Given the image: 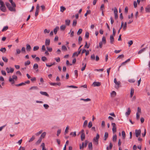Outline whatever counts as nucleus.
I'll list each match as a JSON object with an SVG mask.
<instances>
[{"label":"nucleus","mask_w":150,"mask_h":150,"mask_svg":"<svg viewBox=\"0 0 150 150\" xmlns=\"http://www.w3.org/2000/svg\"><path fill=\"white\" fill-rule=\"evenodd\" d=\"M0 9L3 12H5L6 11V8L4 2L2 0H0Z\"/></svg>","instance_id":"obj_1"},{"label":"nucleus","mask_w":150,"mask_h":150,"mask_svg":"<svg viewBox=\"0 0 150 150\" xmlns=\"http://www.w3.org/2000/svg\"><path fill=\"white\" fill-rule=\"evenodd\" d=\"M5 4L7 8L10 11L14 12L16 11L15 8L12 7V6H11L10 4L8 2H6Z\"/></svg>","instance_id":"obj_2"},{"label":"nucleus","mask_w":150,"mask_h":150,"mask_svg":"<svg viewBox=\"0 0 150 150\" xmlns=\"http://www.w3.org/2000/svg\"><path fill=\"white\" fill-rule=\"evenodd\" d=\"M6 70L8 73H13L14 71V69L13 68H12L11 67H10V68H9L8 67H7L6 68Z\"/></svg>","instance_id":"obj_3"},{"label":"nucleus","mask_w":150,"mask_h":150,"mask_svg":"<svg viewBox=\"0 0 150 150\" xmlns=\"http://www.w3.org/2000/svg\"><path fill=\"white\" fill-rule=\"evenodd\" d=\"M112 125L113 127L112 131L114 133L116 132V127L115 124L114 123H112Z\"/></svg>","instance_id":"obj_4"},{"label":"nucleus","mask_w":150,"mask_h":150,"mask_svg":"<svg viewBox=\"0 0 150 150\" xmlns=\"http://www.w3.org/2000/svg\"><path fill=\"white\" fill-rule=\"evenodd\" d=\"M101 85V83L99 82H94L92 85L93 86H100Z\"/></svg>","instance_id":"obj_5"},{"label":"nucleus","mask_w":150,"mask_h":150,"mask_svg":"<svg viewBox=\"0 0 150 150\" xmlns=\"http://www.w3.org/2000/svg\"><path fill=\"white\" fill-rule=\"evenodd\" d=\"M135 135L136 137H138L141 134V131L140 129L137 130L136 129L135 131Z\"/></svg>","instance_id":"obj_6"},{"label":"nucleus","mask_w":150,"mask_h":150,"mask_svg":"<svg viewBox=\"0 0 150 150\" xmlns=\"http://www.w3.org/2000/svg\"><path fill=\"white\" fill-rule=\"evenodd\" d=\"M100 137V135L98 134H96V137H94L93 139V142L98 141V139Z\"/></svg>","instance_id":"obj_7"},{"label":"nucleus","mask_w":150,"mask_h":150,"mask_svg":"<svg viewBox=\"0 0 150 150\" xmlns=\"http://www.w3.org/2000/svg\"><path fill=\"white\" fill-rule=\"evenodd\" d=\"M145 10L146 12H150V5H148L145 8Z\"/></svg>","instance_id":"obj_8"},{"label":"nucleus","mask_w":150,"mask_h":150,"mask_svg":"<svg viewBox=\"0 0 150 150\" xmlns=\"http://www.w3.org/2000/svg\"><path fill=\"white\" fill-rule=\"evenodd\" d=\"M50 41L49 39H46L45 41V44L46 46H49L50 44Z\"/></svg>","instance_id":"obj_9"},{"label":"nucleus","mask_w":150,"mask_h":150,"mask_svg":"<svg viewBox=\"0 0 150 150\" xmlns=\"http://www.w3.org/2000/svg\"><path fill=\"white\" fill-rule=\"evenodd\" d=\"M110 43L111 44H112L114 41V39L113 35H110Z\"/></svg>","instance_id":"obj_10"},{"label":"nucleus","mask_w":150,"mask_h":150,"mask_svg":"<svg viewBox=\"0 0 150 150\" xmlns=\"http://www.w3.org/2000/svg\"><path fill=\"white\" fill-rule=\"evenodd\" d=\"M147 48V47H146L144 48L141 49V50L139 51L138 52V54H141V53H142L143 52H144L145 50Z\"/></svg>","instance_id":"obj_11"},{"label":"nucleus","mask_w":150,"mask_h":150,"mask_svg":"<svg viewBox=\"0 0 150 150\" xmlns=\"http://www.w3.org/2000/svg\"><path fill=\"white\" fill-rule=\"evenodd\" d=\"M40 93L42 95L47 96L48 97H49V95L46 92H43V91H41L40 92Z\"/></svg>","instance_id":"obj_12"},{"label":"nucleus","mask_w":150,"mask_h":150,"mask_svg":"<svg viewBox=\"0 0 150 150\" xmlns=\"http://www.w3.org/2000/svg\"><path fill=\"white\" fill-rule=\"evenodd\" d=\"M26 49L27 51H30L31 49V47L28 44H27L26 45Z\"/></svg>","instance_id":"obj_13"},{"label":"nucleus","mask_w":150,"mask_h":150,"mask_svg":"<svg viewBox=\"0 0 150 150\" xmlns=\"http://www.w3.org/2000/svg\"><path fill=\"white\" fill-rule=\"evenodd\" d=\"M88 149L90 150H92L93 148V145L92 142H90L88 144Z\"/></svg>","instance_id":"obj_14"},{"label":"nucleus","mask_w":150,"mask_h":150,"mask_svg":"<svg viewBox=\"0 0 150 150\" xmlns=\"http://www.w3.org/2000/svg\"><path fill=\"white\" fill-rule=\"evenodd\" d=\"M131 112L130 108H128L127 109V111L126 112L125 114L126 115L128 116L130 115Z\"/></svg>","instance_id":"obj_15"},{"label":"nucleus","mask_w":150,"mask_h":150,"mask_svg":"<svg viewBox=\"0 0 150 150\" xmlns=\"http://www.w3.org/2000/svg\"><path fill=\"white\" fill-rule=\"evenodd\" d=\"M70 20H66L65 21V24L66 25L69 26L70 23Z\"/></svg>","instance_id":"obj_16"},{"label":"nucleus","mask_w":150,"mask_h":150,"mask_svg":"<svg viewBox=\"0 0 150 150\" xmlns=\"http://www.w3.org/2000/svg\"><path fill=\"white\" fill-rule=\"evenodd\" d=\"M108 134L107 132H105L104 134V140L106 141L107 138L108 137Z\"/></svg>","instance_id":"obj_17"},{"label":"nucleus","mask_w":150,"mask_h":150,"mask_svg":"<svg viewBox=\"0 0 150 150\" xmlns=\"http://www.w3.org/2000/svg\"><path fill=\"white\" fill-rule=\"evenodd\" d=\"M82 65L83 66V67L81 69V71H83L85 69L86 67V64H84V63L82 62Z\"/></svg>","instance_id":"obj_18"},{"label":"nucleus","mask_w":150,"mask_h":150,"mask_svg":"<svg viewBox=\"0 0 150 150\" xmlns=\"http://www.w3.org/2000/svg\"><path fill=\"white\" fill-rule=\"evenodd\" d=\"M85 138V134L84 133L82 134L81 135V141H83Z\"/></svg>","instance_id":"obj_19"},{"label":"nucleus","mask_w":150,"mask_h":150,"mask_svg":"<svg viewBox=\"0 0 150 150\" xmlns=\"http://www.w3.org/2000/svg\"><path fill=\"white\" fill-rule=\"evenodd\" d=\"M9 81L10 82H11V83L12 84H14L15 83L14 80H13V79L11 78V77L9 78Z\"/></svg>","instance_id":"obj_20"},{"label":"nucleus","mask_w":150,"mask_h":150,"mask_svg":"<svg viewBox=\"0 0 150 150\" xmlns=\"http://www.w3.org/2000/svg\"><path fill=\"white\" fill-rule=\"evenodd\" d=\"M59 29L58 26H56L54 29V32L55 34H56L57 33L58 30Z\"/></svg>","instance_id":"obj_21"},{"label":"nucleus","mask_w":150,"mask_h":150,"mask_svg":"<svg viewBox=\"0 0 150 150\" xmlns=\"http://www.w3.org/2000/svg\"><path fill=\"white\" fill-rule=\"evenodd\" d=\"M38 88L37 86H32L29 89L30 90H31L32 89H34V90H38Z\"/></svg>","instance_id":"obj_22"},{"label":"nucleus","mask_w":150,"mask_h":150,"mask_svg":"<svg viewBox=\"0 0 150 150\" xmlns=\"http://www.w3.org/2000/svg\"><path fill=\"white\" fill-rule=\"evenodd\" d=\"M134 90L133 88H132L130 92V97H132L133 96V95L134 93Z\"/></svg>","instance_id":"obj_23"},{"label":"nucleus","mask_w":150,"mask_h":150,"mask_svg":"<svg viewBox=\"0 0 150 150\" xmlns=\"http://www.w3.org/2000/svg\"><path fill=\"white\" fill-rule=\"evenodd\" d=\"M66 28V25H62L60 27V28L61 30H64Z\"/></svg>","instance_id":"obj_24"},{"label":"nucleus","mask_w":150,"mask_h":150,"mask_svg":"<svg viewBox=\"0 0 150 150\" xmlns=\"http://www.w3.org/2000/svg\"><path fill=\"white\" fill-rule=\"evenodd\" d=\"M102 42H103V44H105L106 43V38L105 37L103 36V37L102 39Z\"/></svg>","instance_id":"obj_25"},{"label":"nucleus","mask_w":150,"mask_h":150,"mask_svg":"<svg viewBox=\"0 0 150 150\" xmlns=\"http://www.w3.org/2000/svg\"><path fill=\"white\" fill-rule=\"evenodd\" d=\"M80 146V149H83L84 147H85V145H84V143L82 142V145H81V144L79 145Z\"/></svg>","instance_id":"obj_26"},{"label":"nucleus","mask_w":150,"mask_h":150,"mask_svg":"<svg viewBox=\"0 0 150 150\" xmlns=\"http://www.w3.org/2000/svg\"><path fill=\"white\" fill-rule=\"evenodd\" d=\"M46 134V133L45 132H44L42 133L41 135L40 138H42H42H44L45 137V136Z\"/></svg>","instance_id":"obj_27"},{"label":"nucleus","mask_w":150,"mask_h":150,"mask_svg":"<svg viewBox=\"0 0 150 150\" xmlns=\"http://www.w3.org/2000/svg\"><path fill=\"white\" fill-rule=\"evenodd\" d=\"M6 51V49L5 47H2L0 50V51L3 53H5Z\"/></svg>","instance_id":"obj_28"},{"label":"nucleus","mask_w":150,"mask_h":150,"mask_svg":"<svg viewBox=\"0 0 150 150\" xmlns=\"http://www.w3.org/2000/svg\"><path fill=\"white\" fill-rule=\"evenodd\" d=\"M35 139V137L34 136H33L32 137L29 139V140L28 141V142H32L33 141L34 139Z\"/></svg>","instance_id":"obj_29"},{"label":"nucleus","mask_w":150,"mask_h":150,"mask_svg":"<svg viewBox=\"0 0 150 150\" xmlns=\"http://www.w3.org/2000/svg\"><path fill=\"white\" fill-rule=\"evenodd\" d=\"M66 9V8L64 6H62L60 7V11L62 12H63Z\"/></svg>","instance_id":"obj_30"},{"label":"nucleus","mask_w":150,"mask_h":150,"mask_svg":"<svg viewBox=\"0 0 150 150\" xmlns=\"http://www.w3.org/2000/svg\"><path fill=\"white\" fill-rule=\"evenodd\" d=\"M2 59L5 62H7L8 61V59L6 57H2Z\"/></svg>","instance_id":"obj_31"},{"label":"nucleus","mask_w":150,"mask_h":150,"mask_svg":"<svg viewBox=\"0 0 150 150\" xmlns=\"http://www.w3.org/2000/svg\"><path fill=\"white\" fill-rule=\"evenodd\" d=\"M82 31V29H79L78 30L77 32V34L78 35H79L81 34Z\"/></svg>","instance_id":"obj_32"},{"label":"nucleus","mask_w":150,"mask_h":150,"mask_svg":"<svg viewBox=\"0 0 150 150\" xmlns=\"http://www.w3.org/2000/svg\"><path fill=\"white\" fill-rule=\"evenodd\" d=\"M39 49V47L38 46H35L33 47V50L34 51H36L38 50Z\"/></svg>","instance_id":"obj_33"},{"label":"nucleus","mask_w":150,"mask_h":150,"mask_svg":"<svg viewBox=\"0 0 150 150\" xmlns=\"http://www.w3.org/2000/svg\"><path fill=\"white\" fill-rule=\"evenodd\" d=\"M88 124V121L87 120H86L83 123V127L84 128Z\"/></svg>","instance_id":"obj_34"},{"label":"nucleus","mask_w":150,"mask_h":150,"mask_svg":"<svg viewBox=\"0 0 150 150\" xmlns=\"http://www.w3.org/2000/svg\"><path fill=\"white\" fill-rule=\"evenodd\" d=\"M117 140V135L115 134L113 136V141L114 142H115Z\"/></svg>","instance_id":"obj_35"},{"label":"nucleus","mask_w":150,"mask_h":150,"mask_svg":"<svg viewBox=\"0 0 150 150\" xmlns=\"http://www.w3.org/2000/svg\"><path fill=\"white\" fill-rule=\"evenodd\" d=\"M127 27V22H125V23L124 25L123 26V28L124 30L125 31Z\"/></svg>","instance_id":"obj_36"},{"label":"nucleus","mask_w":150,"mask_h":150,"mask_svg":"<svg viewBox=\"0 0 150 150\" xmlns=\"http://www.w3.org/2000/svg\"><path fill=\"white\" fill-rule=\"evenodd\" d=\"M115 84L117 86H116V88H118L119 87V85L120 84V81H117L115 83Z\"/></svg>","instance_id":"obj_37"},{"label":"nucleus","mask_w":150,"mask_h":150,"mask_svg":"<svg viewBox=\"0 0 150 150\" xmlns=\"http://www.w3.org/2000/svg\"><path fill=\"white\" fill-rule=\"evenodd\" d=\"M111 94L112 96L114 97L116 95V93L115 91H113L111 93Z\"/></svg>","instance_id":"obj_38"},{"label":"nucleus","mask_w":150,"mask_h":150,"mask_svg":"<svg viewBox=\"0 0 150 150\" xmlns=\"http://www.w3.org/2000/svg\"><path fill=\"white\" fill-rule=\"evenodd\" d=\"M77 24V21L76 20H73V23L72 24V26H75Z\"/></svg>","instance_id":"obj_39"},{"label":"nucleus","mask_w":150,"mask_h":150,"mask_svg":"<svg viewBox=\"0 0 150 150\" xmlns=\"http://www.w3.org/2000/svg\"><path fill=\"white\" fill-rule=\"evenodd\" d=\"M33 67L35 69H37L38 67V64H34L33 65Z\"/></svg>","instance_id":"obj_40"},{"label":"nucleus","mask_w":150,"mask_h":150,"mask_svg":"<svg viewBox=\"0 0 150 150\" xmlns=\"http://www.w3.org/2000/svg\"><path fill=\"white\" fill-rule=\"evenodd\" d=\"M62 49L63 50L67 51V49L66 46L65 45H62Z\"/></svg>","instance_id":"obj_41"},{"label":"nucleus","mask_w":150,"mask_h":150,"mask_svg":"<svg viewBox=\"0 0 150 150\" xmlns=\"http://www.w3.org/2000/svg\"><path fill=\"white\" fill-rule=\"evenodd\" d=\"M8 28V27L7 26H6L4 27L3 29H2V31L4 32L7 30Z\"/></svg>","instance_id":"obj_42"},{"label":"nucleus","mask_w":150,"mask_h":150,"mask_svg":"<svg viewBox=\"0 0 150 150\" xmlns=\"http://www.w3.org/2000/svg\"><path fill=\"white\" fill-rule=\"evenodd\" d=\"M122 136L123 139H125V133L124 131H122Z\"/></svg>","instance_id":"obj_43"},{"label":"nucleus","mask_w":150,"mask_h":150,"mask_svg":"<svg viewBox=\"0 0 150 150\" xmlns=\"http://www.w3.org/2000/svg\"><path fill=\"white\" fill-rule=\"evenodd\" d=\"M70 37H73L74 35V31H71V30H70V32L69 33V34H70Z\"/></svg>","instance_id":"obj_44"},{"label":"nucleus","mask_w":150,"mask_h":150,"mask_svg":"<svg viewBox=\"0 0 150 150\" xmlns=\"http://www.w3.org/2000/svg\"><path fill=\"white\" fill-rule=\"evenodd\" d=\"M25 85V83H24L23 82L21 83H20L16 84V86H21L24 85Z\"/></svg>","instance_id":"obj_45"},{"label":"nucleus","mask_w":150,"mask_h":150,"mask_svg":"<svg viewBox=\"0 0 150 150\" xmlns=\"http://www.w3.org/2000/svg\"><path fill=\"white\" fill-rule=\"evenodd\" d=\"M11 3V5L12 6V7L15 8L16 6L15 3L13 1V2Z\"/></svg>","instance_id":"obj_46"},{"label":"nucleus","mask_w":150,"mask_h":150,"mask_svg":"<svg viewBox=\"0 0 150 150\" xmlns=\"http://www.w3.org/2000/svg\"><path fill=\"white\" fill-rule=\"evenodd\" d=\"M41 59L43 62H45L47 60V58L45 56L42 57L41 58Z\"/></svg>","instance_id":"obj_47"},{"label":"nucleus","mask_w":150,"mask_h":150,"mask_svg":"<svg viewBox=\"0 0 150 150\" xmlns=\"http://www.w3.org/2000/svg\"><path fill=\"white\" fill-rule=\"evenodd\" d=\"M30 62L29 60H28L26 62H25L24 63L25 65L26 66L30 64Z\"/></svg>","instance_id":"obj_48"},{"label":"nucleus","mask_w":150,"mask_h":150,"mask_svg":"<svg viewBox=\"0 0 150 150\" xmlns=\"http://www.w3.org/2000/svg\"><path fill=\"white\" fill-rule=\"evenodd\" d=\"M42 139L41 138H40L37 141L36 143L37 144H40L41 142Z\"/></svg>","instance_id":"obj_49"},{"label":"nucleus","mask_w":150,"mask_h":150,"mask_svg":"<svg viewBox=\"0 0 150 150\" xmlns=\"http://www.w3.org/2000/svg\"><path fill=\"white\" fill-rule=\"evenodd\" d=\"M124 54H121V55H119L118 56V57H117V59H120V58H124Z\"/></svg>","instance_id":"obj_50"},{"label":"nucleus","mask_w":150,"mask_h":150,"mask_svg":"<svg viewBox=\"0 0 150 150\" xmlns=\"http://www.w3.org/2000/svg\"><path fill=\"white\" fill-rule=\"evenodd\" d=\"M92 125V122L91 121L88 124V127L89 128H91Z\"/></svg>","instance_id":"obj_51"},{"label":"nucleus","mask_w":150,"mask_h":150,"mask_svg":"<svg viewBox=\"0 0 150 150\" xmlns=\"http://www.w3.org/2000/svg\"><path fill=\"white\" fill-rule=\"evenodd\" d=\"M67 87L69 88H77L78 87L76 86H73V85H71V86H67Z\"/></svg>","instance_id":"obj_52"},{"label":"nucleus","mask_w":150,"mask_h":150,"mask_svg":"<svg viewBox=\"0 0 150 150\" xmlns=\"http://www.w3.org/2000/svg\"><path fill=\"white\" fill-rule=\"evenodd\" d=\"M82 38H81V36L79 37L78 40H79V44H80L81 43V41L82 40Z\"/></svg>","instance_id":"obj_53"},{"label":"nucleus","mask_w":150,"mask_h":150,"mask_svg":"<svg viewBox=\"0 0 150 150\" xmlns=\"http://www.w3.org/2000/svg\"><path fill=\"white\" fill-rule=\"evenodd\" d=\"M135 81L134 79H130L128 80V81L130 83H133L135 82Z\"/></svg>","instance_id":"obj_54"},{"label":"nucleus","mask_w":150,"mask_h":150,"mask_svg":"<svg viewBox=\"0 0 150 150\" xmlns=\"http://www.w3.org/2000/svg\"><path fill=\"white\" fill-rule=\"evenodd\" d=\"M81 100H83L86 101H90L91 100V99L89 98H87L86 99H84L83 98H81L80 99Z\"/></svg>","instance_id":"obj_55"},{"label":"nucleus","mask_w":150,"mask_h":150,"mask_svg":"<svg viewBox=\"0 0 150 150\" xmlns=\"http://www.w3.org/2000/svg\"><path fill=\"white\" fill-rule=\"evenodd\" d=\"M46 48L48 51H49V52H50L52 51V48H50L49 47H47Z\"/></svg>","instance_id":"obj_56"},{"label":"nucleus","mask_w":150,"mask_h":150,"mask_svg":"<svg viewBox=\"0 0 150 150\" xmlns=\"http://www.w3.org/2000/svg\"><path fill=\"white\" fill-rule=\"evenodd\" d=\"M133 43V42L132 40H130L128 42V44L129 45V46L130 47Z\"/></svg>","instance_id":"obj_57"},{"label":"nucleus","mask_w":150,"mask_h":150,"mask_svg":"<svg viewBox=\"0 0 150 150\" xmlns=\"http://www.w3.org/2000/svg\"><path fill=\"white\" fill-rule=\"evenodd\" d=\"M43 130H41L40 131H39L37 133L35 134V135L36 136H39L40 134L42 132Z\"/></svg>","instance_id":"obj_58"},{"label":"nucleus","mask_w":150,"mask_h":150,"mask_svg":"<svg viewBox=\"0 0 150 150\" xmlns=\"http://www.w3.org/2000/svg\"><path fill=\"white\" fill-rule=\"evenodd\" d=\"M21 52L23 53H24L25 52V48L24 47H22L21 49Z\"/></svg>","instance_id":"obj_59"},{"label":"nucleus","mask_w":150,"mask_h":150,"mask_svg":"<svg viewBox=\"0 0 150 150\" xmlns=\"http://www.w3.org/2000/svg\"><path fill=\"white\" fill-rule=\"evenodd\" d=\"M42 51L44 52L46 50V48L45 45H43L42 47Z\"/></svg>","instance_id":"obj_60"},{"label":"nucleus","mask_w":150,"mask_h":150,"mask_svg":"<svg viewBox=\"0 0 150 150\" xmlns=\"http://www.w3.org/2000/svg\"><path fill=\"white\" fill-rule=\"evenodd\" d=\"M70 135H73L74 137H75L76 135V132H71L70 134Z\"/></svg>","instance_id":"obj_61"},{"label":"nucleus","mask_w":150,"mask_h":150,"mask_svg":"<svg viewBox=\"0 0 150 150\" xmlns=\"http://www.w3.org/2000/svg\"><path fill=\"white\" fill-rule=\"evenodd\" d=\"M89 33L88 32H86L85 34V37L86 38H89Z\"/></svg>","instance_id":"obj_62"},{"label":"nucleus","mask_w":150,"mask_h":150,"mask_svg":"<svg viewBox=\"0 0 150 150\" xmlns=\"http://www.w3.org/2000/svg\"><path fill=\"white\" fill-rule=\"evenodd\" d=\"M43 106L46 109H47L49 107V106L48 105L46 104H44Z\"/></svg>","instance_id":"obj_63"},{"label":"nucleus","mask_w":150,"mask_h":150,"mask_svg":"<svg viewBox=\"0 0 150 150\" xmlns=\"http://www.w3.org/2000/svg\"><path fill=\"white\" fill-rule=\"evenodd\" d=\"M85 43H86L84 47L86 48H88L89 47V45H88L87 42L86 41V42Z\"/></svg>","instance_id":"obj_64"}]
</instances>
